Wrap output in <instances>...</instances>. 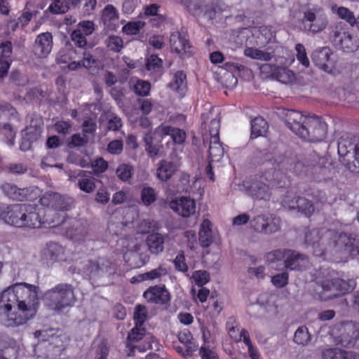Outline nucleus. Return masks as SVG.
<instances>
[{
  "label": "nucleus",
  "mask_w": 359,
  "mask_h": 359,
  "mask_svg": "<svg viewBox=\"0 0 359 359\" xmlns=\"http://www.w3.org/2000/svg\"><path fill=\"white\" fill-rule=\"evenodd\" d=\"M39 287L19 283L0 294V323L8 327L25 324L36 314Z\"/></svg>",
  "instance_id": "1"
},
{
  "label": "nucleus",
  "mask_w": 359,
  "mask_h": 359,
  "mask_svg": "<svg viewBox=\"0 0 359 359\" xmlns=\"http://www.w3.org/2000/svg\"><path fill=\"white\" fill-rule=\"evenodd\" d=\"M285 121L294 133L306 141L320 142L326 137L327 124L319 116H307L296 110H287Z\"/></svg>",
  "instance_id": "2"
},
{
  "label": "nucleus",
  "mask_w": 359,
  "mask_h": 359,
  "mask_svg": "<svg viewBox=\"0 0 359 359\" xmlns=\"http://www.w3.org/2000/svg\"><path fill=\"white\" fill-rule=\"evenodd\" d=\"M34 337L41 341L34 348V353L39 358L57 359L65 350L62 338L55 335L53 329L36 330Z\"/></svg>",
  "instance_id": "3"
},
{
  "label": "nucleus",
  "mask_w": 359,
  "mask_h": 359,
  "mask_svg": "<svg viewBox=\"0 0 359 359\" xmlns=\"http://www.w3.org/2000/svg\"><path fill=\"white\" fill-rule=\"evenodd\" d=\"M320 287L318 292L323 301H327L341 297L354 290L356 283L353 279L344 280L327 273L322 279L317 280Z\"/></svg>",
  "instance_id": "4"
},
{
  "label": "nucleus",
  "mask_w": 359,
  "mask_h": 359,
  "mask_svg": "<svg viewBox=\"0 0 359 359\" xmlns=\"http://www.w3.org/2000/svg\"><path fill=\"white\" fill-rule=\"evenodd\" d=\"M45 298L49 309L57 313L73 306L76 301L74 287L69 283L56 285L46 292Z\"/></svg>",
  "instance_id": "5"
},
{
  "label": "nucleus",
  "mask_w": 359,
  "mask_h": 359,
  "mask_svg": "<svg viewBox=\"0 0 359 359\" xmlns=\"http://www.w3.org/2000/svg\"><path fill=\"white\" fill-rule=\"evenodd\" d=\"M338 233L335 230L325 228L309 229L305 233L304 242L312 248L315 256L321 257L335 248L332 243L337 240Z\"/></svg>",
  "instance_id": "6"
},
{
  "label": "nucleus",
  "mask_w": 359,
  "mask_h": 359,
  "mask_svg": "<svg viewBox=\"0 0 359 359\" xmlns=\"http://www.w3.org/2000/svg\"><path fill=\"white\" fill-rule=\"evenodd\" d=\"M276 170L273 168L262 174L252 176L244 182V187L249 196L257 200H268L270 198V187L275 179Z\"/></svg>",
  "instance_id": "7"
},
{
  "label": "nucleus",
  "mask_w": 359,
  "mask_h": 359,
  "mask_svg": "<svg viewBox=\"0 0 359 359\" xmlns=\"http://www.w3.org/2000/svg\"><path fill=\"white\" fill-rule=\"evenodd\" d=\"M302 18L298 20L299 28L307 34L320 33L328 25L327 15L321 7L308 8L302 11Z\"/></svg>",
  "instance_id": "8"
},
{
  "label": "nucleus",
  "mask_w": 359,
  "mask_h": 359,
  "mask_svg": "<svg viewBox=\"0 0 359 359\" xmlns=\"http://www.w3.org/2000/svg\"><path fill=\"white\" fill-rule=\"evenodd\" d=\"M41 203L48 208H50L55 210H60L62 212L67 211L71 208L72 199L64 196L60 195L55 192H46L40 198ZM67 214H62L57 217L56 219H53L50 222L52 226H60L65 222V217Z\"/></svg>",
  "instance_id": "9"
},
{
  "label": "nucleus",
  "mask_w": 359,
  "mask_h": 359,
  "mask_svg": "<svg viewBox=\"0 0 359 359\" xmlns=\"http://www.w3.org/2000/svg\"><path fill=\"white\" fill-rule=\"evenodd\" d=\"M111 261L104 257L86 260L82 268L83 272L93 281L111 273Z\"/></svg>",
  "instance_id": "10"
},
{
  "label": "nucleus",
  "mask_w": 359,
  "mask_h": 359,
  "mask_svg": "<svg viewBox=\"0 0 359 359\" xmlns=\"http://www.w3.org/2000/svg\"><path fill=\"white\" fill-rule=\"evenodd\" d=\"M253 229L262 233L272 234L280 230V219L272 215H259L251 221Z\"/></svg>",
  "instance_id": "11"
},
{
  "label": "nucleus",
  "mask_w": 359,
  "mask_h": 359,
  "mask_svg": "<svg viewBox=\"0 0 359 359\" xmlns=\"http://www.w3.org/2000/svg\"><path fill=\"white\" fill-rule=\"evenodd\" d=\"M332 245L351 257L359 259V236L340 232L338 233L337 240H334Z\"/></svg>",
  "instance_id": "12"
},
{
  "label": "nucleus",
  "mask_w": 359,
  "mask_h": 359,
  "mask_svg": "<svg viewBox=\"0 0 359 359\" xmlns=\"http://www.w3.org/2000/svg\"><path fill=\"white\" fill-rule=\"evenodd\" d=\"M339 343L345 347H359V323L348 322L341 325Z\"/></svg>",
  "instance_id": "13"
},
{
  "label": "nucleus",
  "mask_w": 359,
  "mask_h": 359,
  "mask_svg": "<svg viewBox=\"0 0 359 359\" xmlns=\"http://www.w3.org/2000/svg\"><path fill=\"white\" fill-rule=\"evenodd\" d=\"M332 52L328 47L318 48L313 50L311 57L312 62L320 69L326 72H332L334 69V62L330 56Z\"/></svg>",
  "instance_id": "14"
},
{
  "label": "nucleus",
  "mask_w": 359,
  "mask_h": 359,
  "mask_svg": "<svg viewBox=\"0 0 359 359\" xmlns=\"http://www.w3.org/2000/svg\"><path fill=\"white\" fill-rule=\"evenodd\" d=\"M20 219L24 223L20 228L34 229L41 225V219L36 208L31 205L21 204Z\"/></svg>",
  "instance_id": "15"
},
{
  "label": "nucleus",
  "mask_w": 359,
  "mask_h": 359,
  "mask_svg": "<svg viewBox=\"0 0 359 359\" xmlns=\"http://www.w3.org/2000/svg\"><path fill=\"white\" fill-rule=\"evenodd\" d=\"M147 302L155 304H166L170 300V294L165 285L151 286L143 293Z\"/></svg>",
  "instance_id": "16"
},
{
  "label": "nucleus",
  "mask_w": 359,
  "mask_h": 359,
  "mask_svg": "<svg viewBox=\"0 0 359 359\" xmlns=\"http://www.w3.org/2000/svg\"><path fill=\"white\" fill-rule=\"evenodd\" d=\"M283 203L285 205H287L289 209H297L306 217H310L315 210L313 202L302 196H297L290 199L288 196H285L283 199Z\"/></svg>",
  "instance_id": "17"
},
{
  "label": "nucleus",
  "mask_w": 359,
  "mask_h": 359,
  "mask_svg": "<svg viewBox=\"0 0 359 359\" xmlns=\"http://www.w3.org/2000/svg\"><path fill=\"white\" fill-rule=\"evenodd\" d=\"M53 48V36L50 32L39 34L33 45V53L39 58L46 57Z\"/></svg>",
  "instance_id": "18"
},
{
  "label": "nucleus",
  "mask_w": 359,
  "mask_h": 359,
  "mask_svg": "<svg viewBox=\"0 0 359 359\" xmlns=\"http://www.w3.org/2000/svg\"><path fill=\"white\" fill-rule=\"evenodd\" d=\"M154 134L163 138L165 136H170L175 144H182L184 142L187 135L186 133L178 128L172 127L165 123H161L155 128Z\"/></svg>",
  "instance_id": "19"
},
{
  "label": "nucleus",
  "mask_w": 359,
  "mask_h": 359,
  "mask_svg": "<svg viewBox=\"0 0 359 359\" xmlns=\"http://www.w3.org/2000/svg\"><path fill=\"white\" fill-rule=\"evenodd\" d=\"M69 179L74 181L78 179L77 185L79 188L85 193L90 194L95 189V178L92 176L89 171L79 170L77 173L74 172L69 175Z\"/></svg>",
  "instance_id": "20"
},
{
  "label": "nucleus",
  "mask_w": 359,
  "mask_h": 359,
  "mask_svg": "<svg viewBox=\"0 0 359 359\" xmlns=\"http://www.w3.org/2000/svg\"><path fill=\"white\" fill-rule=\"evenodd\" d=\"M21 204H13L0 207V217L4 222L15 227H21L24 224L20 219Z\"/></svg>",
  "instance_id": "21"
},
{
  "label": "nucleus",
  "mask_w": 359,
  "mask_h": 359,
  "mask_svg": "<svg viewBox=\"0 0 359 359\" xmlns=\"http://www.w3.org/2000/svg\"><path fill=\"white\" fill-rule=\"evenodd\" d=\"M359 144L353 145L350 140L345 138H340L338 142V154L341 158V163L348 170L346 165L348 163H353L355 159L356 147Z\"/></svg>",
  "instance_id": "22"
},
{
  "label": "nucleus",
  "mask_w": 359,
  "mask_h": 359,
  "mask_svg": "<svg viewBox=\"0 0 359 359\" xmlns=\"http://www.w3.org/2000/svg\"><path fill=\"white\" fill-rule=\"evenodd\" d=\"M170 206L178 215L184 217H190L196 211V202L189 197H181L172 201Z\"/></svg>",
  "instance_id": "23"
},
{
  "label": "nucleus",
  "mask_w": 359,
  "mask_h": 359,
  "mask_svg": "<svg viewBox=\"0 0 359 359\" xmlns=\"http://www.w3.org/2000/svg\"><path fill=\"white\" fill-rule=\"evenodd\" d=\"M284 262V267L290 270H302L309 264V259L306 255L295 250H289Z\"/></svg>",
  "instance_id": "24"
},
{
  "label": "nucleus",
  "mask_w": 359,
  "mask_h": 359,
  "mask_svg": "<svg viewBox=\"0 0 359 359\" xmlns=\"http://www.w3.org/2000/svg\"><path fill=\"white\" fill-rule=\"evenodd\" d=\"M180 165V163L177 161L161 160L157 164V178L161 182H167L174 175Z\"/></svg>",
  "instance_id": "25"
},
{
  "label": "nucleus",
  "mask_w": 359,
  "mask_h": 359,
  "mask_svg": "<svg viewBox=\"0 0 359 359\" xmlns=\"http://www.w3.org/2000/svg\"><path fill=\"white\" fill-rule=\"evenodd\" d=\"M170 48L172 51L178 54L184 55L190 53L189 49L191 46L187 38V35L184 33L178 32H172L170 37Z\"/></svg>",
  "instance_id": "26"
},
{
  "label": "nucleus",
  "mask_w": 359,
  "mask_h": 359,
  "mask_svg": "<svg viewBox=\"0 0 359 359\" xmlns=\"http://www.w3.org/2000/svg\"><path fill=\"white\" fill-rule=\"evenodd\" d=\"M13 45L9 41H4L0 45V76H5L10 68Z\"/></svg>",
  "instance_id": "27"
},
{
  "label": "nucleus",
  "mask_w": 359,
  "mask_h": 359,
  "mask_svg": "<svg viewBox=\"0 0 359 359\" xmlns=\"http://www.w3.org/2000/svg\"><path fill=\"white\" fill-rule=\"evenodd\" d=\"M1 190L8 198L12 200L22 201L27 198L29 190L20 189L15 184L5 183L1 186Z\"/></svg>",
  "instance_id": "28"
},
{
  "label": "nucleus",
  "mask_w": 359,
  "mask_h": 359,
  "mask_svg": "<svg viewBox=\"0 0 359 359\" xmlns=\"http://www.w3.org/2000/svg\"><path fill=\"white\" fill-rule=\"evenodd\" d=\"M164 236L159 233L153 232L148 235L146 239V244L149 252L154 255H158L164 250Z\"/></svg>",
  "instance_id": "29"
},
{
  "label": "nucleus",
  "mask_w": 359,
  "mask_h": 359,
  "mask_svg": "<svg viewBox=\"0 0 359 359\" xmlns=\"http://www.w3.org/2000/svg\"><path fill=\"white\" fill-rule=\"evenodd\" d=\"M323 359H359V354L338 348H327L322 353Z\"/></svg>",
  "instance_id": "30"
},
{
  "label": "nucleus",
  "mask_w": 359,
  "mask_h": 359,
  "mask_svg": "<svg viewBox=\"0 0 359 359\" xmlns=\"http://www.w3.org/2000/svg\"><path fill=\"white\" fill-rule=\"evenodd\" d=\"M145 67L154 80H157L162 75L163 61L156 55L151 54L146 60Z\"/></svg>",
  "instance_id": "31"
},
{
  "label": "nucleus",
  "mask_w": 359,
  "mask_h": 359,
  "mask_svg": "<svg viewBox=\"0 0 359 359\" xmlns=\"http://www.w3.org/2000/svg\"><path fill=\"white\" fill-rule=\"evenodd\" d=\"M212 224L210 220L204 219L199 231V243L202 248L209 247L213 242Z\"/></svg>",
  "instance_id": "32"
},
{
  "label": "nucleus",
  "mask_w": 359,
  "mask_h": 359,
  "mask_svg": "<svg viewBox=\"0 0 359 359\" xmlns=\"http://www.w3.org/2000/svg\"><path fill=\"white\" fill-rule=\"evenodd\" d=\"M168 87L181 95H184L187 88V76L182 71L177 72L172 81L168 84Z\"/></svg>",
  "instance_id": "33"
},
{
  "label": "nucleus",
  "mask_w": 359,
  "mask_h": 359,
  "mask_svg": "<svg viewBox=\"0 0 359 359\" xmlns=\"http://www.w3.org/2000/svg\"><path fill=\"white\" fill-rule=\"evenodd\" d=\"M208 152L210 162H218L224 156V149L219 141V136L210 137Z\"/></svg>",
  "instance_id": "34"
},
{
  "label": "nucleus",
  "mask_w": 359,
  "mask_h": 359,
  "mask_svg": "<svg viewBox=\"0 0 359 359\" xmlns=\"http://www.w3.org/2000/svg\"><path fill=\"white\" fill-rule=\"evenodd\" d=\"M267 129V122L261 116L256 117L251 121V137L257 138L264 135Z\"/></svg>",
  "instance_id": "35"
},
{
  "label": "nucleus",
  "mask_w": 359,
  "mask_h": 359,
  "mask_svg": "<svg viewBox=\"0 0 359 359\" xmlns=\"http://www.w3.org/2000/svg\"><path fill=\"white\" fill-rule=\"evenodd\" d=\"M244 55L252 59L265 62L271 60L273 56L272 53L252 47L246 48L244 50Z\"/></svg>",
  "instance_id": "36"
},
{
  "label": "nucleus",
  "mask_w": 359,
  "mask_h": 359,
  "mask_svg": "<svg viewBox=\"0 0 359 359\" xmlns=\"http://www.w3.org/2000/svg\"><path fill=\"white\" fill-rule=\"evenodd\" d=\"M332 32V41L337 47L341 44L344 39L351 34L346 25L343 22L337 24Z\"/></svg>",
  "instance_id": "37"
},
{
  "label": "nucleus",
  "mask_w": 359,
  "mask_h": 359,
  "mask_svg": "<svg viewBox=\"0 0 359 359\" xmlns=\"http://www.w3.org/2000/svg\"><path fill=\"white\" fill-rule=\"evenodd\" d=\"M272 75L278 81L283 83H290L294 79L293 72L285 67H275Z\"/></svg>",
  "instance_id": "38"
},
{
  "label": "nucleus",
  "mask_w": 359,
  "mask_h": 359,
  "mask_svg": "<svg viewBox=\"0 0 359 359\" xmlns=\"http://www.w3.org/2000/svg\"><path fill=\"white\" fill-rule=\"evenodd\" d=\"M16 131L9 123H0V137L3 139L9 146H13Z\"/></svg>",
  "instance_id": "39"
},
{
  "label": "nucleus",
  "mask_w": 359,
  "mask_h": 359,
  "mask_svg": "<svg viewBox=\"0 0 359 359\" xmlns=\"http://www.w3.org/2000/svg\"><path fill=\"white\" fill-rule=\"evenodd\" d=\"M153 135L151 131H148L145 133L143 137L144 143L145 151L150 158H155L158 156L160 147L157 144L153 143Z\"/></svg>",
  "instance_id": "40"
},
{
  "label": "nucleus",
  "mask_w": 359,
  "mask_h": 359,
  "mask_svg": "<svg viewBox=\"0 0 359 359\" xmlns=\"http://www.w3.org/2000/svg\"><path fill=\"white\" fill-rule=\"evenodd\" d=\"M332 11L337 13L340 18L346 20L351 27L356 24L357 19H355L353 13L348 8L343 6H332Z\"/></svg>",
  "instance_id": "41"
},
{
  "label": "nucleus",
  "mask_w": 359,
  "mask_h": 359,
  "mask_svg": "<svg viewBox=\"0 0 359 359\" xmlns=\"http://www.w3.org/2000/svg\"><path fill=\"white\" fill-rule=\"evenodd\" d=\"M140 199L144 205L149 206L156 202L157 193L154 188L144 186L140 192Z\"/></svg>",
  "instance_id": "42"
},
{
  "label": "nucleus",
  "mask_w": 359,
  "mask_h": 359,
  "mask_svg": "<svg viewBox=\"0 0 359 359\" xmlns=\"http://www.w3.org/2000/svg\"><path fill=\"white\" fill-rule=\"evenodd\" d=\"M180 343L187 346V352H194L196 350V346L193 342V336L188 329H184L177 334Z\"/></svg>",
  "instance_id": "43"
},
{
  "label": "nucleus",
  "mask_w": 359,
  "mask_h": 359,
  "mask_svg": "<svg viewBox=\"0 0 359 359\" xmlns=\"http://www.w3.org/2000/svg\"><path fill=\"white\" fill-rule=\"evenodd\" d=\"M102 19L104 24L110 26L111 23L118 20V13L116 8L112 5H107L102 11Z\"/></svg>",
  "instance_id": "44"
},
{
  "label": "nucleus",
  "mask_w": 359,
  "mask_h": 359,
  "mask_svg": "<svg viewBox=\"0 0 359 359\" xmlns=\"http://www.w3.org/2000/svg\"><path fill=\"white\" fill-rule=\"evenodd\" d=\"M47 252L50 259L53 261L60 262L65 259L63 248L55 243H50L48 245Z\"/></svg>",
  "instance_id": "45"
},
{
  "label": "nucleus",
  "mask_w": 359,
  "mask_h": 359,
  "mask_svg": "<svg viewBox=\"0 0 359 359\" xmlns=\"http://www.w3.org/2000/svg\"><path fill=\"white\" fill-rule=\"evenodd\" d=\"M133 172V167L127 163H121L116 169L118 178L123 182L128 181L132 177Z\"/></svg>",
  "instance_id": "46"
},
{
  "label": "nucleus",
  "mask_w": 359,
  "mask_h": 359,
  "mask_svg": "<svg viewBox=\"0 0 359 359\" xmlns=\"http://www.w3.org/2000/svg\"><path fill=\"white\" fill-rule=\"evenodd\" d=\"M147 309L145 306L138 304L135 307L134 311V322L135 325H139V326H143L145 321L147 319Z\"/></svg>",
  "instance_id": "47"
},
{
  "label": "nucleus",
  "mask_w": 359,
  "mask_h": 359,
  "mask_svg": "<svg viewBox=\"0 0 359 359\" xmlns=\"http://www.w3.org/2000/svg\"><path fill=\"white\" fill-rule=\"evenodd\" d=\"M310 341V334L308 328L305 326L299 327L294 335V341L299 345L305 346Z\"/></svg>",
  "instance_id": "48"
},
{
  "label": "nucleus",
  "mask_w": 359,
  "mask_h": 359,
  "mask_svg": "<svg viewBox=\"0 0 359 359\" xmlns=\"http://www.w3.org/2000/svg\"><path fill=\"white\" fill-rule=\"evenodd\" d=\"M107 47L116 53L120 52L123 47V41L121 37L110 35L105 41Z\"/></svg>",
  "instance_id": "49"
},
{
  "label": "nucleus",
  "mask_w": 359,
  "mask_h": 359,
  "mask_svg": "<svg viewBox=\"0 0 359 359\" xmlns=\"http://www.w3.org/2000/svg\"><path fill=\"white\" fill-rule=\"evenodd\" d=\"M145 333L144 325H135V327L129 332L127 339L130 342H137L143 339Z\"/></svg>",
  "instance_id": "50"
},
{
  "label": "nucleus",
  "mask_w": 359,
  "mask_h": 359,
  "mask_svg": "<svg viewBox=\"0 0 359 359\" xmlns=\"http://www.w3.org/2000/svg\"><path fill=\"white\" fill-rule=\"evenodd\" d=\"M151 88L150 83L148 81L137 80L133 85V91L140 96H147Z\"/></svg>",
  "instance_id": "51"
},
{
  "label": "nucleus",
  "mask_w": 359,
  "mask_h": 359,
  "mask_svg": "<svg viewBox=\"0 0 359 359\" xmlns=\"http://www.w3.org/2000/svg\"><path fill=\"white\" fill-rule=\"evenodd\" d=\"M288 249H278L269 252L266 255V260L269 262L274 263L279 261L285 262L287 257Z\"/></svg>",
  "instance_id": "52"
},
{
  "label": "nucleus",
  "mask_w": 359,
  "mask_h": 359,
  "mask_svg": "<svg viewBox=\"0 0 359 359\" xmlns=\"http://www.w3.org/2000/svg\"><path fill=\"white\" fill-rule=\"evenodd\" d=\"M32 123H33V121H32ZM41 133L42 127L40 125L33 126L32 123H31L29 126L25 128V136L30 139L32 142H35L41 137Z\"/></svg>",
  "instance_id": "53"
},
{
  "label": "nucleus",
  "mask_w": 359,
  "mask_h": 359,
  "mask_svg": "<svg viewBox=\"0 0 359 359\" xmlns=\"http://www.w3.org/2000/svg\"><path fill=\"white\" fill-rule=\"evenodd\" d=\"M168 273L166 268L163 266H159L156 269H152L150 271L144 273L145 280H153L165 276Z\"/></svg>",
  "instance_id": "54"
},
{
  "label": "nucleus",
  "mask_w": 359,
  "mask_h": 359,
  "mask_svg": "<svg viewBox=\"0 0 359 359\" xmlns=\"http://www.w3.org/2000/svg\"><path fill=\"white\" fill-rule=\"evenodd\" d=\"M88 142V137L83 134L81 135V134H74L71 137V140L68 143V146L70 148L74 147H81L86 145Z\"/></svg>",
  "instance_id": "55"
},
{
  "label": "nucleus",
  "mask_w": 359,
  "mask_h": 359,
  "mask_svg": "<svg viewBox=\"0 0 359 359\" xmlns=\"http://www.w3.org/2000/svg\"><path fill=\"white\" fill-rule=\"evenodd\" d=\"M69 10L65 0H54L49 6L48 11L53 14L65 13Z\"/></svg>",
  "instance_id": "56"
},
{
  "label": "nucleus",
  "mask_w": 359,
  "mask_h": 359,
  "mask_svg": "<svg viewBox=\"0 0 359 359\" xmlns=\"http://www.w3.org/2000/svg\"><path fill=\"white\" fill-rule=\"evenodd\" d=\"M339 48L346 51H353L358 48L356 40L350 34L348 37L344 39L342 43L337 46Z\"/></svg>",
  "instance_id": "57"
},
{
  "label": "nucleus",
  "mask_w": 359,
  "mask_h": 359,
  "mask_svg": "<svg viewBox=\"0 0 359 359\" xmlns=\"http://www.w3.org/2000/svg\"><path fill=\"white\" fill-rule=\"evenodd\" d=\"M93 172L96 176L103 173L108 168V163L102 158H98L91 163Z\"/></svg>",
  "instance_id": "58"
},
{
  "label": "nucleus",
  "mask_w": 359,
  "mask_h": 359,
  "mask_svg": "<svg viewBox=\"0 0 359 359\" xmlns=\"http://www.w3.org/2000/svg\"><path fill=\"white\" fill-rule=\"evenodd\" d=\"M192 278L198 286L202 287L210 280V276L206 271L199 270L194 272Z\"/></svg>",
  "instance_id": "59"
},
{
  "label": "nucleus",
  "mask_w": 359,
  "mask_h": 359,
  "mask_svg": "<svg viewBox=\"0 0 359 359\" xmlns=\"http://www.w3.org/2000/svg\"><path fill=\"white\" fill-rule=\"evenodd\" d=\"M297 51V60L305 67H309L310 62L307 57L304 46L301 43H297L295 46Z\"/></svg>",
  "instance_id": "60"
},
{
  "label": "nucleus",
  "mask_w": 359,
  "mask_h": 359,
  "mask_svg": "<svg viewBox=\"0 0 359 359\" xmlns=\"http://www.w3.org/2000/svg\"><path fill=\"white\" fill-rule=\"evenodd\" d=\"M107 151L113 155H119L123 150V142L121 140H114L107 144Z\"/></svg>",
  "instance_id": "61"
},
{
  "label": "nucleus",
  "mask_w": 359,
  "mask_h": 359,
  "mask_svg": "<svg viewBox=\"0 0 359 359\" xmlns=\"http://www.w3.org/2000/svg\"><path fill=\"white\" fill-rule=\"evenodd\" d=\"M307 196H311L313 198V203L325 204L327 201V198L325 192L319 189H311L307 193Z\"/></svg>",
  "instance_id": "62"
},
{
  "label": "nucleus",
  "mask_w": 359,
  "mask_h": 359,
  "mask_svg": "<svg viewBox=\"0 0 359 359\" xmlns=\"http://www.w3.org/2000/svg\"><path fill=\"white\" fill-rule=\"evenodd\" d=\"M289 276L286 272L276 274L271 278V283L276 287H283L288 283Z\"/></svg>",
  "instance_id": "63"
},
{
  "label": "nucleus",
  "mask_w": 359,
  "mask_h": 359,
  "mask_svg": "<svg viewBox=\"0 0 359 359\" xmlns=\"http://www.w3.org/2000/svg\"><path fill=\"white\" fill-rule=\"evenodd\" d=\"M143 24L140 21L128 22L123 27L122 31L126 34H136L139 32Z\"/></svg>",
  "instance_id": "64"
}]
</instances>
